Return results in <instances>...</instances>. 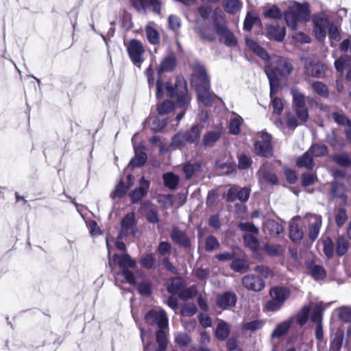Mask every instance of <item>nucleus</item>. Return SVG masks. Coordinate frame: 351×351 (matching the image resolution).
Instances as JSON below:
<instances>
[{"mask_svg":"<svg viewBox=\"0 0 351 351\" xmlns=\"http://www.w3.org/2000/svg\"><path fill=\"white\" fill-rule=\"evenodd\" d=\"M130 2L138 12L145 13L147 8H150L155 13L160 12V0H130Z\"/></svg>","mask_w":351,"mask_h":351,"instance_id":"nucleus-14","label":"nucleus"},{"mask_svg":"<svg viewBox=\"0 0 351 351\" xmlns=\"http://www.w3.org/2000/svg\"><path fill=\"white\" fill-rule=\"evenodd\" d=\"M239 228L245 234H258L259 232L258 228L256 227L253 223L250 222H243L239 224Z\"/></svg>","mask_w":351,"mask_h":351,"instance_id":"nucleus-57","label":"nucleus"},{"mask_svg":"<svg viewBox=\"0 0 351 351\" xmlns=\"http://www.w3.org/2000/svg\"><path fill=\"white\" fill-rule=\"evenodd\" d=\"M243 3L241 0H223V7L225 11L230 14H234L240 12Z\"/></svg>","mask_w":351,"mask_h":351,"instance_id":"nucleus-27","label":"nucleus"},{"mask_svg":"<svg viewBox=\"0 0 351 351\" xmlns=\"http://www.w3.org/2000/svg\"><path fill=\"white\" fill-rule=\"evenodd\" d=\"M183 133H178L172 138L171 145L174 149H180L189 143Z\"/></svg>","mask_w":351,"mask_h":351,"instance_id":"nucleus-53","label":"nucleus"},{"mask_svg":"<svg viewBox=\"0 0 351 351\" xmlns=\"http://www.w3.org/2000/svg\"><path fill=\"white\" fill-rule=\"evenodd\" d=\"M338 317L343 322L351 321V308L348 306H341L337 309Z\"/></svg>","mask_w":351,"mask_h":351,"instance_id":"nucleus-51","label":"nucleus"},{"mask_svg":"<svg viewBox=\"0 0 351 351\" xmlns=\"http://www.w3.org/2000/svg\"><path fill=\"white\" fill-rule=\"evenodd\" d=\"M197 293L195 286H191L186 289H182L179 293L180 298L183 300H187L194 297Z\"/></svg>","mask_w":351,"mask_h":351,"instance_id":"nucleus-56","label":"nucleus"},{"mask_svg":"<svg viewBox=\"0 0 351 351\" xmlns=\"http://www.w3.org/2000/svg\"><path fill=\"white\" fill-rule=\"evenodd\" d=\"M256 23H261L259 18L250 12H247L244 21L243 29L246 31H250Z\"/></svg>","mask_w":351,"mask_h":351,"instance_id":"nucleus-48","label":"nucleus"},{"mask_svg":"<svg viewBox=\"0 0 351 351\" xmlns=\"http://www.w3.org/2000/svg\"><path fill=\"white\" fill-rule=\"evenodd\" d=\"M113 261L122 268V271L117 272L114 274L115 283L119 282H125L130 285L136 283V279L134 274L128 269V267L134 268L136 266V262L134 259L132 258L129 254L125 252L121 254H115L113 256Z\"/></svg>","mask_w":351,"mask_h":351,"instance_id":"nucleus-5","label":"nucleus"},{"mask_svg":"<svg viewBox=\"0 0 351 351\" xmlns=\"http://www.w3.org/2000/svg\"><path fill=\"white\" fill-rule=\"evenodd\" d=\"M308 151L314 157L324 156L328 152V147L324 144L313 145Z\"/></svg>","mask_w":351,"mask_h":351,"instance_id":"nucleus-41","label":"nucleus"},{"mask_svg":"<svg viewBox=\"0 0 351 351\" xmlns=\"http://www.w3.org/2000/svg\"><path fill=\"white\" fill-rule=\"evenodd\" d=\"M343 336L341 333H335L330 344V351H339L341 347Z\"/></svg>","mask_w":351,"mask_h":351,"instance_id":"nucleus-64","label":"nucleus"},{"mask_svg":"<svg viewBox=\"0 0 351 351\" xmlns=\"http://www.w3.org/2000/svg\"><path fill=\"white\" fill-rule=\"evenodd\" d=\"M264 322L260 319L252 321H245L243 323V330L245 331L254 332L263 328Z\"/></svg>","mask_w":351,"mask_h":351,"instance_id":"nucleus-39","label":"nucleus"},{"mask_svg":"<svg viewBox=\"0 0 351 351\" xmlns=\"http://www.w3.org/2000/svg\"><path fill=\"white\" fill-rule=\"evenodd\" d=\"M191 341L190 336L186 332H179L176 335L175 341L180 346H186Z\"/></svg>","mask_w":351,"mask_h":351,"instance_id":"nucleus-62","label":"nucleus"},{"mask_svg":"<svg viewBox=\"0 0 351 351\" xmlns=\"http://www.w3.org/2000/svg\"><path fill=\"white\" fill-rule=\"evenodd\" d=\"M237 302V296L234 293L226 292L217 296V304L223 309L233 306Z\"/></svg>","mask_w":351,"mask_h":351,"instance_id":"nucleus-23","label":"nucleus"},{"mask_svg":"<svg viewBox=\"0 0 351 351\" xmlns=\"http://www.w3.org/2000/svg\"><path fill=\"white\" fill-rule=\"evenodd\" d=\"M220 243L214 236H208L205 241V248L207 251H212L219 247Z\"/></svg>","mask_w":351,"mask_h":351,"instance_id":"nucleus-59","label":"nucleus"},{"mask_svg":"<svg viewBox=\"0 0 351 351\" xmlns=\"http://www.w3.org/2000/svg\"><path fill=\"white\" fill-rule=\"evenodd\" d=\"M230 334V326L229 325L223 322L220 321L215 330V336L219 340L226 339Z\"/></svg>","mask_w":351,"mask_h":351,"instance_id":"nucleus-34","label":"nucleus"},{"mask_svg":"<svg viewBox=\"0 0 351 351\" xmlns=\"http://www.w3.org/2000/svg\"><path fill=\"white\" fill-rule=\"evenodd\" d=\"M326 70V66L318 62H311L306 65L305 68V72L306 75L317 78L324 77L325 76Z\"/></svg>","mask_w":351,"mask_h":351,"instance_id":"nucleus-18","label":"nucleus"},{"mask_svg":"<svg viewBox=\"0 0 351 351\" xmlns=\"http://www.w3.org/2000/svg\"><path fill=\"white\" fill-rule=\"evenodd\" d=\"M136 136L137 134H135L132 138V142L133 143V147L135 152L134 157L131 160L130 162V165L132 167H141L145 163L147 160L146 154L144 152H143L141 149L137 147L135 145L134 141L136 139Z\"/></svg>","mask_w":351,"mask_h":351,"instance_id":"nucleus-20","label":"nucleus"},{"mask_svg":"<svg viewBox=\"0 0 351 351\" xmlns=\"http://www.w3.org/2000/svg\"><path fill=\"white\" fill-rule=\"evenodd\" d=\"M242 283L246 289L254 291H260L265 287L263 279L253 274L245 276L242 279Z\"/></svg>","mask_w":351,"mask_h":351,"instance_id":"nucleus-16","label":"nucleus"},{"mask_svg":"<svg viewBox=\"0 0 351 351\" xmlns=\"http://www.w3.org/2000/svg\"><path fill=\"white\" fill-rule=\"evenodd\" d=\"M293 98V106L296 115L301 121L306 122L308 119V111L306 105L305 95L296 87L291 90Z\"/></svg>","mask_w":351,"mask_h":351,"instance_id":"nucleus-8","label":"nucleus"},{"mask_svg":"<svg viewBox=\"0 0 351 351\" xmlns=\"http://www.w3.org/2000/svg\"><path fill=\"white\" fill-rule=\"evenodd\" d=\"M174 104L171 101L167 100L163 101L158 106V112L159 116L166 114L173 110Z\"/></svg>","mask_w":351,"mask_h":351,"instance_id":"nucleus-55","label":"nucleus"},{"mask_svg":"<svg viewBox=\"0 0 351 351\" xmlns=\"http://www.w3.org/2000/svg\"><path fill=\"white\" fill-rule=\"evenodd\" d=\"M349 242L343 237H339L337 240L336 252L339 256L345 254L348 249Z\"/></svg>","mask_w":351,"mask_h":351,"instance_id":"nucleus-43","label":"nucleus"},{"mask_svg":"<svg viewBox=\"0 0 351 351\" xmlns=\"http://www.w3.org/2000/svg\"><path fill=\"white\" fill-rule=\"evenodd\" d=\"M334 160L338 165L342 167H348L351 165L350 156L346 154H341L335 156Z\"/></svg>","mask_w":351,"mask_h":351,"instance_id":"nucleus-63","label":"nucleus"},{"mask_svg":"<svg viewBox=\"0 0 351 351\" xmlns=\"http://www.w3.org/2000/svg\"><path fill=\"white\" fill-rule=\"evenodd\" d=\"M223 127L218 125L214 130L208 132L203 138V144L205 147H213L220 138Z\"/></svg>","mask_w":351,"mask_h":351,"instance_id":"nucleus-22","label":"nucleus"},{"mask_svg":"<svg viewBox=\"0 0 351 351\" xmlns=\"http://www.w3.org/2000/svg\"><path fill=\"white\" fill-rule=\"evenodd\" d=\"M243 122V118L239 114L232 112L229 121V132L230 134L237 135L240 132V128Z\"/></svg>","mask_w":351,"mask_h":351,"instance_id":"nucleus-26","label":"nucleus"},{"mask_svg":"<svg viewBox=\"0 0 351 351\" xmlns=\"http://www.w3.org/2000/svg\"><path fill=\"white\" fill-rule=\"evenodd\" d=\"M164 89L166 90L168 96L170 97H176L178 105L184 108L191 100L187 93L186 83L183 78L178 77L176 83L166 82L162 84L160 79L156 82V97L160 99L163 95Z\"/></svg>","mask_w":351,"mask_h":351,"instance_id":"nucleus-3","label":"nucleus"},{"mask_svg":"<svg viewBox=\"0 0 351 351\" xmlns=\"http://www.w3.org/2000/svg\"><path fill=\"white\" fill-rule=\"evenodd\" d=\"M310 13L308 4L294 2L288 7L283 16L287 26L296 30L300 23L309 21Z\"/></svg>","mask_w":351,"mask_h":351,"instance_id":"nucleus-4","label":"nucleus"},{"mask_svg":"<svg viewBox=\"0 0 351 351\" xmlns=\"http://www.w3.org/2000/svg\"><path fill=\"white\" fill-rule=\"evenodd\" d=\"M128 191V187L124 183L121 181L115 187L114 190L112 191L110 196L112 199L120 198L125 194Z\"/></svg>","mask_w":351,"mask_h":351,"instance_id":"nucleus-54","label":"nucleus"},{"mask_svg":"<svg viewBox=\"0 0 351 351\" xmlns=\"http://www.w3.org/2000/svg\"><path fill=\"white\" fill-rule=\"evenodd\" d=\"M332 194L341 198L343 202H346L347 196L345 194V186L339 182H334L331 189Z\"/></svg>","mask_w":351,"mask_h":351,"instance_id":"nucleus-42","label":"nucleus"},{"mask_svg":"<svg viewBox=\"0 0 351 351\" xmlns=\"http://www.w3.org/2000/svg\"><path fill=\"white\" fill-rule=\"evenodd\" d=\"M304 223H307L308 225L309 238L315 241L319 235L322 226V217L319 215L308 213L304 218Z\"/></svg>","mask_w":351,"mask_h":351,"instance_id":"nucleus-13","label":"nucleus"},{"mask_svg":"<svg viewBox=\"0 0 351 351\" xmlns=\"http://www.w3.org/2000/svg\"><path fill=\"white\" fill-rule=\"evenodd\" d=\"M263 16L265 18H271L273 19H281L282 14L280 10L276 5H272L268 10L263 12Z\"/></svg>","mask_w":351,"mask_h":351,"instance_id":"nucleus-52","label":"nucleus"},{"mask_svg":"<svg viewBox=\"0 0 351 351\" xmlns=\"http://www.w3.org/2000/svg\"><path fill=\"white\" fill-rule=\"evenodd\" d=\"M200 38L206 41L212 42L215 39V33L211 26L202 25L197 27Z\"/></svg>","mask_w":351,"mask_h":351,"instance_id":"nucleus-32","label":"nucleus"},{"mask_svg":"<svg viewBox=\"0 0 351 351\" xmlns=\"http://www.w3.org/2000/svg\"><path fill=\"white\" fill-rule=\"evenodd\" d=\"M308 271L315 280H321L326 277L325 270L322 266L311 265L308 267Z\"/></svg>","mask_w":351,"mask_h":351,"instance_id":"nucleus-38","label":"nucleus"},{"mask_svg":"<svg viewBox=\"0 0 351 351\" xmlns=\"http://www.w3.org/2000/svg\"><path fill=\"white\" fill-rule=\"evenodd\" d=\"M351 63V57L346 55L342 56L335 62V69L338 71H343Z\"/></svg>","mask_w":351,"mask_h":351,"instance_id":"nucleus-47","label":"nucleus"},{"mask_svg":"<svg viewBox=\"0 0 351 351\" xmlns=\"http://www.w3.org/2000/svg\"><path fill=\"white\" fill-rule=\"evenodd\" d=\"M293 323V318L291 317L278 324L271 334L273 338H278L285 335Z\"/></svg>","mask_w":351,"mask_h":351,"instance_id":"nucleus-30","label":"nucleus"},{"mask_svg":"<svg viewBox=\"0 0 351 351\" xmlns=\"http://www.w3.org/2000/svg\"><path fill=\"white\" fill-rule=\"evenodd\" d=\"M183 284L182 280L179 278H173L168 285V291L172 294H177L180 292L182 289Z\"/></svg>","mask_w":351,"mask_h":351,"instance_id":"nucleus-45","label":"nucleus"},{"mask_svg":"<svg viewBox=\"0 0 351 351\" xmlns=\"http://www.w3.org/2000/svg\"><path fill=\"white\" fill-rule=\"evenodd\" d=\"M259 180L261 182H268L272 184L278 183V178L273 172L265 169L264 167H261L258 172Z\"/></svg>","mask_w":351,"mask_h":351,"instance_id":"nucleus-31","label":"nucleus"},{"mask_svg":"<svg viewBox=\"0 0 351 351\" xmlns=\"http://www.w3.org/2000/svg\"><path fill=\"white\" fill-rule=\"evenodd\" d=\"M266 252L271 256L280 255L282 252V247L280 245L277 244H266L264 246Z\"/></svg>","mask_w":351,"mask_h":351,"instance_id":"nucleus-58","label":"nucleus"},{"mask_svg":"<svg viewBox=\"0 0 351 351\" xmlns=\"http://www.w3.org/2000/svg\"><path fill=\"white\" fill-rule=\"evenodd\" d=\"M348 219L346 210L343 208L338 209L335 216V222L339 227L343 226Z\"/></svg>","mask_w":351,"mask_h":351,"instance_id":"nucleus-60","label":"nucleus"},{"mask_svg":"<svg viewBox=\"0 0 351 351\" xmlns=\"http://www.w3.org/2000/svg\"><path fill=\"white\" fill-rule=\"evenodd\" d=\"M176 65V60L173 57H167L160 63L159 72L171 71Z\"/></svg>","mask_w":351,"mask_h":351,"instance_id":"nucleus-44","label":"nucleus"},{"mask_svg":"<svg viewBox=\"0 0 351 351\" xmlns=\"http://www.w3.org/2000/svg\"><path fill=\"white\" fill-rule=\"evenodd\" d=\"M300 218L296 217L293 218L289 225V237L293 241H300L304 235L303 230L299 227V226L295 222V219Z\"/></svg>","mask_w":351,"mask_h":351,"instance_id":"nucleus-29","label":"nucleus"},{"mask_svg":"<svg viewBox=\"0 0 351 351\" xmlns=\"http://www.w3.org/2000/svg\"><path fill=\"white\" fill-rule=\"evenodd\" d=\"M245 43L247 47L252 51L255 54L259 56L262 60L267 61L269 60V56L267 52L261 47L256 41L251 38H246Z\"/></svg>","mask_w":351,"mask_h":351,"instance_id":"nucleus-25","label":"nucleus"},{"mask_svg":"<svg viewBox=\"0 0 351 351\" xmlns=\"http://www.w3.org/2000/svg\"><path fill=\"white\" fill-rule=\"evenodd\" d=\"M276 94H271V86H270V97L273 112L279 114L283 110V104L280 99L274 96Z\"/></svg>","mask_w":351,"mask_h":351,"instance_id":"nucleus-50","label":"nucleus"},{"mask_svg":"<svg viewBox=\"0 0 351 351\" xmlns=\"http://www.w3.org/2000/svg\"><path fill=\"white\" fill-rule=\"evenodd\" d=\"M191 82L195 87L198 101L205 106H211L218 97L210 92V82L204 66L196 64L192 75Z\"/></svg>","mask_w":351,"mask_h":351,"instance_id":"nucleus-1","label":"nucleus"},{"mask_svg":"<svg viewBox=\"0 0 351 351\" xmlns=\"http://www.w3.org/2000/svg\"><path fill=\"white\" fill-rule=\"evenodd\" d=\"M245 245L252 251L256 252L259 248V241L258 239L250 234H245L243 237Z\"/></svg>","mask_w":351,"mask_h":351,"instance_id":"nucleus-37","label":"nucleus"},{"mask_svg":"<svg viewBox=\"0 0 351 351\" xmlns=\"http://www.w3.org/2000/svg\"><path fill=\"white\" fill-rule=\"evenodd\" d=\"M315 93L323 97H327L328 95V90L327 86L321 82H315L311 85Z\"/></svg>","mask_w":351,"mask_h":351,"instance_id":"nucleus-49","label":"nucleus"},{"mask_svg":"<svg viewBox=\"0 0 351 351\" xmlns=\"http://www.w3.org/2000/svg\"><path fill=\"white\" fill-rule=\"evenodd\" d=\"M135 216L134 213H128L121 221L120 237H125L129 234H135Z\"/></svg>","mask_w":351,"mask_h":351,"instance_id":"nucleus-15","label":"nucleus"},{"mask_svg":"<svg viewBox=\"0 0 351 351\" xmlns=\"http://www.w3.org/2000/svg\"><path fill=\"white\" fill-rule=\"evenodd\" d=\"M171 239L178 245L189 248L190 247V239L186 234L178 228H173L171 232Z\"/></svg>","mask_w":351,"mask_h":351,"instance_id":"nucleus-21","label":"nucleus"},{"mask_svg":"<svg viewBox=\"0 0 351 351\" xmlns=\"http://www.w3.org/2000/svg\"><path fill=\"white\" fill-rule=\"evenodd\" d=\"M213 20L220 42L227 47H235L237 45V39L233 32L228 29L225 21V14L219 8L215 9Z\"/></svg>","mask_w":351,"mask_h":351,"instance_id":"nucleus-6","label":"nucleus"},{"mask_svg":"<svg viewBox=\"0 0 351 351\" xmlns=\"http://www.w3.org/2000/svg\"><path fill=\"white\" fill-rule=\"evenodd\" d=\"M154 23H150L145 27V36L148 42L152 45H158L160 43V36L157 29L154 27Z\"/></svg>","mask_w":351,"mask_h":351,"instance_id":"nucleus-28","label":"nucleus"},{"mask_svg":"<svg viewBox=\"0 0 351 351\" xmlns=\"http://www.w3.org/2000/svg\"><path fill=\"white\" fill-rule=\"evenodd\" d=\"M261 140L254 143V152L256 155L263 157H269L272 155V147L270 143L271 136L266 132L258 133Z\"/></svg>","mask_w":351,"mask_h":351,"instance_id":"nucleus-11","label":"nucleus"},{"mask_svg":"<svg viewBox=\"0 0 351 351\" xmlns=\"http://www.w3.org/2000/svg\"><path fill=\"white\" fill-rule=\"evenodd\" d=\"M263 230L265 234L276 237L282 232L284 228L281 224L276 221L269 219L263 223Z\"/></svg>","mask_w":351,"mask_h":351,"instance_id":"nucleus-24","label":"nucleus"},{"mask_svg":"<svg viewBox=\"0 0 351 351\" xmlns=\"http://www.w3.org/2000/svg\"><path fill=\"white\" fill-rule=\"evenodd\" d=\"M296 162L299 167H305L307 169H312L314 167L313 156L308 151L298 158Z\"/></svg>","mask_w":351,"mask_h":351,"instance_id":"nucleus-33","label":"nucleus"},{"mask_svg":"<svg viewBox=\"0 0 351 351\" xmlns=\"http://www.w3.org/2000/svg\"><path fill=\"white\" fill-rule=\"evenodd\" d=\"M149 188V182L143 177L140 181V186L131 192L130 196L133 203H137L141 200L147 193Z\"/></svg>","mask_w":351,"mask_h":351,"instance_id":"nucleus-19","label":"nucleus"},{"mask_svg":"<svg viewBox=\"0 0 351 351\" xmlns=\"http://www.w3.org/2000/svg\"><path fill=\"white\" fill-rule=\"evenodd\" d=\"M248 267L247 263L245 260L240 258L234 259L230 264V268L234 271L239 273L246 272L248 270Z\"/></svg>","mask_w":351,"mask_h":351,"instance_id":"nucleus-40","label":"nucleus"},{"mask_svg":"<svg viewBox=\"0 0 351 351\" xmlns=\"http://www.w3.org/2000/svg\"><path fill=\"white\" fill-rule=\"evenodd\" d=\"M145 322L149 325L156 324L158 328L168 327L169 319L163 309H152L145 316Z\"/></svg>","mask_w":351,"mask_h":351,"instance_id":"nucleus-12","label":"nucleus"},{"mask_svg":"<svg viewBox=\"0 0 351 351\" xmlns=\"http://www.w3.org/2000/svg\"><path fill=\"white\" fill-rule=\"evenodd\" d=\"M313 32L319 40H324L327 33L330 40L336 41L340 40L338 27L323 15L317 16L315 18Z\"/></svg>","mask_w":351,"mask_h":351,"instance_id":"nucleus-7","label":"nucleus"},{"mask_svg":"<svg viewBox=\"0 0 351 351\" xmlns=\"http://www.w3.org/2000/svg\"><path fill=\"white\" fill-rule=\"evenodd\" d=\"M197 312V307L194 304L187 303L182 306L180 314L182 316L191 317L195 315Z\"/></svg>","mask_w":351,"mask_h":351,"instance_id":"nucleus-61","label":"nucleus"},{"mask_svg":"<svg viewBox=\"0 0 351 351\" xmlns=\"http://www.w3.org/2000/svg\"><path fill=\"white\" fill-rule=\"evenodd\" d=\"M271 300L266 304V308L269 311H276L283 305L289 296V291L285 287H276L270 290Z\"/></svg>","mask_w":351,"mask_h":351,"instance_id":"nucleus-10","label":"nucleus"},{"mask_svg":"<svg viewBox=\"0 0 351 351\" xmlns=\"http://www.w3.org/2000/svg\"><path fill=\"white\" fill-rule=\"evenodd\" d=\"M286 35V29L284 26L277 23L268 25L266 27V36L278 42H282Z\"/></svg>","mask_w":351,"mask_h":351,"instance_id":"nucleus-17","label":"nucleus"},{"mask_svg":"<svg viewBox=\"0 0 351 351\" xmlns=\"http://www.w3.org/2000/svg\"><path fill=\"white\" fill-rule=\"evenodd\" d=\"M313 311L311 314V319L313 322L317 323H322V312L324 309V304L322 302H319L315 304H312Z\"/></svg>","mask_w":351,"mask_h":351,"instance_id":"nucleus-35","label":"nucleus"},{"mask_svg":"<svg viewBox=\"0 0 351 351\" xmlns=\"http://www.w3.org/2000/svg\"><path fill=\"white\" fill-rule=\"evenodd\" d=\"M265 66V71L271 86V94H276L280 86L278 77H287L293 70L291 63L282 57L273 56Z\"/></svg>","mask_w":351,"mask_h":351,"instance_id":"nucleus-2","label":"nucleus"},{"mask_svg":"<svg viewBox=\"0 0 351 351\" xmlns=\"http://www.w3.org/2000/svg\"><path fill=\"white\" fill-rule=\"evenodd\" d=\"M200 134L201 131L199 127L197 125L193 126L189 132L183 133L189 143L198 142L200 138Z\"/></svg>","mask_w":351,"mask_h":351,"instance_id":"nucleus-36","label":"nucleus"},{"mask_svg":"<svg viewBox=\"0 0 351 351\" xmlns=\"http://www.w3.org/2000/svg\"><path fill=\"white\" fill-rule=\"evenodd\" d=\"M125 46L133 64L141 66L145 60V49L143 44L137 39H131L125 43Z\"/></svg>","mask_w":351,"mask_h":351,"instance_id":"nucleus-9","label":"nucleus"},{"mask_svg":"<svg viewBox=\"0 0 351 351\" xmlns=\"http://www.w3.org/2000/svg\"><path fill=\"white\" fill-rule=\"evenodd\" d=\"M163 179L165 186L171 189H174L179 181L178 177L171 173H165Z\"/></svg>","mask_w":351,"mask_h":351,"instance_id":"nucleus-46","label":"nucleus"}]
</instances>
